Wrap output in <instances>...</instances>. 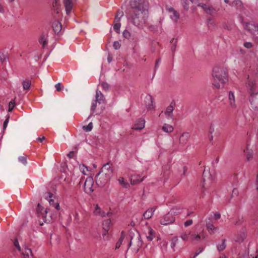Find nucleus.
Segmentation results:
<instances>
[{
	"label": "nucleus",
	"instance_id": "1",
	"mask_svg": "<svg viewBox=\"0 0 258 258\" xmlns=\"http://www.w3.org/2000/svg\"><path fill=\"white\" fill-rule=\"evenodd\" d=\"M126 13L128 19H131L133 24L139 27L146 23L148 17V10L140 4L135 6L131 5V9Z\"/></svg>",
	"mask_w": 258,
	"mask_h": 258
},
{
	"label": "nucleus",
	"instance_id": "2",
	"mask_svg": "<svg viewBox=\"0 0 258 258\" xmlns=\"http://www.w3.org/2000/svg\"><path fill=\"white\" fill-rule=\"evenodd\" d=\"M113 170L109 164H104L95 176L96 183L100 186H103L110 179Z\"/></svg>",
	"mask_w": 258,
	"mask_h": 258
},
{
	"label": "nucleus",
	"instance_id": "3",
	"mask_svg": "<svg viewBox=\"0 0 258 258\" xmlns=\"http://www.w3.org/2000/svg\"><path fill=\"white\" fill-rule=\"evenodd\" d=\"M212 76L215 81L223 84L227 81V70L224 67L216 66L213 68Z\"/></svg>",
	"mask_w": 258,
	"mask_h": 258
},
{
	"label": "nucleus",
	"instance_id": "4",
	"mask_svg": "<svg viewBox=\"0 0 258 258\" xmlns=\"http://www.w3.org/2000/svg\"><path fill=\"white\" fill-rule=\"evenodd\" d=\"M96 101L98 102V104L99 105H101V107L100 109L98 108L97 113L100 114L103 110L105 109V99L104 98V95L101 93V91H98V90L96 91V96H95Z\"/></svg>",
	"mask_w": 258,
	"mask_h": 258
},
{
	"label": "nucleus",
	"instance_id": "5",
	"mask_svg": "<svg viewBox=\"0 0 258 258\" xmlns=\"http://www.w3.org/2000/svg\"><path fill=\"white\" fill-rule=\"evenodd\" d=\"M93 183L94 181L91 177H88L86 179L84 184V190L86 193L90 194L93 191L92 189Z\"/></svg>",
	"mask_w": 258,
	"mask_h": 258
},
{
	"label": "nucleus",
	"instance_id": "6",
	"mask_svg": "<svg viewBox=\"0 0 258 258\" xmlns=\"http://www.w3.org/2000/svg\"><path fill=\"white\" fill-rule=\"evenodd\" d=\"M172 212H169L164 216L160 220V223L162 225H167L172 223L175 221V218L172 216Z\"/></svg>",
	"mask_w": 258,
	"mask_h": 258
},
{
	"label": "nucleus",
	"instance_id": "7",
	"mask_svg": "<svg viewBox=\"0 0 258 258\" xmlns=\"http://www.w3.org/2000/svg\"><path fill=\"white\" fill-rule=\"evenodd\" d=\"M145 105L148 110H152L154 109L155 104L154 103V98L150 94H148L145 100Z\"/></svg>",
	"mask_w": 258,
	"mask_h": 258
},
{
	"label": "nucleus",
	"instance_id": "8",
	"mask_svg": "<svg viewBox=\"0 0 258 258\" xmlns=\"http://www.w3.org/2000/svg\"><path fill=\"white\" fill-rule=\"evenodd\" d=\"M203 187L205 188V186L206 185H210L211 183V181L212 180V177L210 173L209 172H206L205 170H204L203 173Z\"/></svg>",
	"mask_w": 258,
	"mask_h": 258
},
{
	"label": "nucleus",
	"instance_id": "9",
	"mask_svg": "<svg viewBox=\"0 0 258 258\" xmlns=\"http://www.w3.org/2000/svg\"><path fill=\"white\" fill-rule=\"evenodd\" d=\"M43 210V207L40 204H38L37 206V208L36 209L37 213L38 215V216L42 215L43 220L45 222H46L47 221L49 222V220L48 219H47L46 215L49 212V209L46 208L45 211V214L43 213L42 211Z\"/></svg>",
	"mask_w": 258,
	"mask_h": 258
},
{
	"label": "nucleus",
	"instance_id": "10",
	"mask_svg": "<svg viewBox=\"0 0 258 258\" xmlns=\"http://www.w3.org/2000/svg\"><path fill=\"white\" fill-rule=\"evenodd\" d=\"M244 29L251 33H254L258 31V26L255 24L250 23H246L244 26Z\"/></svg>",
	"mask_w": 258,
	"mask_h": 258
},
{
	"label": "nucleus",
	"instance_id": "11",
	"mask_svg": "<svg viewBox=\"0 0 258 258\" xmlns=\"http://www.w3.org/2000/svg\"><path fill=\"white\" fill-rule=\"evenodd\" d=\"M145 121L144 119L139 118L136 120L133 129L135 130H141L145 127Z\"/></svg>",
	"mask_w": 258,
	"mask_h": 258
},
{
	"label": "nucleus",
	"instance_id": "12",
	"mask_svg": "<svg viewBox=\"0 0 258 258\" xmlns=\"http://www.w3.org/2000/svg\"><path fill=\"white\" fill-rule=\"evenodd\" d=\"M189 234H190L191 240L195 242H198L202 239L205 238V236L203 232L199 234H190L189 233Z\"/></svg>",
	"mask_w": 258,
	"mask_h": 258
},
{
	"label": "nucleus",
	"instance_id": "13",
	"mask_svg": "<svg viewBox=\"0 0 258 258\" xmlns=\"http://www.w3.org/2000/svg\"><path fill=\"white\" fill-rule=\"evenodd\" d=\"M175 105V102L173 101L171 104L167 107L166 110L165 112V114L170 118L173 117L172 112L174 110V106Z\"/></svg>",
	"mask_w": 258,
	"mask_h": 258
},
{
	"label": "nucleus",
	"instance_id": "14",
	"mask_svg": "<svg viewBox=\"0 0 258 258\" xmlns=\"http://www.w3.org/2000/svg\"><path fill=\"white\" fill-rule=\"evenodd\" d=\"M155 211L154 208H151L147 209L143 214L142 219L144 218L145 219H150L153 216Z\"/></svg>",
	"mask_w": 258,
	"mask_h": 258
},
{
	"label": "nucleus",
	"instance_id": "15",
	"mask_svg": "<svg viewBox=\"0 0 258 258\" xmlns=\"http://www.w3.org/2000/svg\"><path fill=\"white\" fill-rule=\"evenodd\" d=\"M52 27L54 33L56 34H58L62 29L61 24L58 21H54L52 23Z\"/></svg>",
	"mask_w": 258,
	"mask_h": 258
},
{
	"label": "nucleus",
	"instance_id": "16",
	"mask_svg": "<svg viewBox=\"0 0 258 258\" xmlns=\"http://www.w3.org/2000/svg\"><path fill=\"white\" fill-rule=\"evenodd\" d=\"M63 4L65 7L66 13L69 15L73 8V3L72 0H63Z\"/></svg>",
	"mask_w": 258,
	"mask_h": 258
},
{
	"label": "nucleus",
	"instance_id": "17",
	"mask_svg": "<svg viewBox=\"0 0 258 258\" xmlns=\"http://www.w3.org/2000/svg\"><path fill=\"white\" fill-rule=\"evenodd\" d=\"M24 249L22 252V254L25 258H33V255L32 250L29 248L26 245L23 246Z\"/></svg>",
	"mask_w": 258,
	"mask_h": 258
},
{
	"label": "nucleus",
	"instance_id": "18",
	"mask_svg": "<svg viewBox=\"0 0 258 258\" xmlns=\"http://www.w3.org/2000/svg\"><path fill=\"white\" fill-rule=\"evenodd\" d=\"M209 221H206V227L208 229L209 233L210 234H214L217 229V227L214 226L212 223L210 222V220Z\"/></svg>",
	"mask_w": 258,
	"mask_h": 258
},
{
	"label": "nucleus",
	"instance_id": "19",
	"mask_svg": "<svg viewBox=\"0 0 258 258\" xmlns=\"http://www.w3.org/2000/svg\"><path fill=\"white\" fill-rule=\"evenodd\" d=\"M140 175H133L131 177V183L133 185L137 184L143 181L145 177H143L141 179H140Z\"/></svg>",
	"mask_w": 258,
	"mask_h": 258
},
{
	"label": "nucleus",
	"instance_id": "20",
	"mask_svg": "<svg viewBox=\"0 0 258 258\" xmlns=\"http://www.w3.org/2000/svg\"><path fill=\"white\" fill-rule=\"evenodd\" d=\"M48 194L49 195V199H48V201H49L50 205L54 207L57 210H59V204L55 203L53 199H51L53 194L50 192H48Z\"/></svg>",
	"mask_w": 258,
	"mask_h": 258
},
{
	"label": "nucleus",
	"instance_id": "21",
	"mask_svg": "<svg viewBox=\"0 0 258 258\" xmlns=\"http://www.w3.org/2000/svg\"><path fill=\"white\" fill-rule=\"evenodd\" d=\"M189 138V135L188 133H183L179 139V142L180 144H185L187 142L188 138Z\"/></svg>",
	"mask_w": 258,
	"mask_h": 258
},
{
	"label": "nucleus",
	"instance_id": "22",
	"mask_svg": "<svg viewBox=\"0 0 258 258\" xmlns=\"http://www.w3.org/2000/svg\"><path fill=\"white\" fill-rule=\"evenodd\" d=\"M111 219H109L106 220H105L103 222L102 225H103V229L104 231H105L106 232H108L110 225L111 224Z\"/></svg>",
	"mask_w": 258,
	"mask_h": 258
},
{
	"label": "nucleus",
	"instance_id": "23",
	"mask_svg": "<svg viewBox=\"0 0 258 258\" xmlns=\"http://www.w3.org/2000/svg\"><path fill=\"white\" fill-rule=\"evenodd\" d=\"M39 42L42 45V47L43 48H45L47 46V40L45 38V35L44 34H42L41 35L39 39Z\"/></svg>",
	"mask_w": 258,
	"mask_h": 258
},
{
	"label": "nucleus",
	"instance_id": "24",
	"mask_svg": "<svg viewBox=\"0 0 258 258\" xmlns=\"http://www.w3.org/2000/svg\"><path fill=\"white\" fill-rule=\"evenodd\" d=\"M230 5L237 9H241L242 7V3L240 0L234 1Z\"/></svg>",
	"mask_w": 258,
	"mask_h": 258
},
{
	"label": "nucleus",
	"instance_id": "25",
	"mask_svg": "<svg viewBox=\"0 0 258 258\" xmlns=\"http://www.w3.org/2000/svg\"><path fill=\"white\" fill-rule=\"evenodd\" d=\"M229 100L230 105L231 107H235V97L232 91L229 92Z\"/></svg>",
	"mask_w": 258,
	"mask_h": 258
},
{
	"label": "nucleus",
	"instance_id": "26",
	"mask_svg": "<svg viewBox=\"0 0 258 258\" xmlns=\"http://www.w3.org/2000/svg\"><path fill=\"white\" fill-rule=\"evenodd\" d=\"M170 42L172 43V45L171 47V50L173 53L172 55L173 56H174V52L176 51V48L177 44V39L176 38L175 39H174V38H172L170 40Z\"/></svg>",
	"mask_w": 258,
	"mask_h": 258
},
{
	"label": "nucleus",
	"instance_id": "27",
	"mask_svg": "<svg viewBox=\"0 0 258 258\" xmlns=\"http://www.w3.org/2000/svg\"><path fill=\"white\" fill-rule=\"evenodd\" d=\"M118 180L120 185L123 187L127 188L130 187V184L127 181L124 180L123 177H119Z\"/></svg>",
	"mask_w": 258,
	"mask_h": 258
},
{
	"label": "nucleus",
	"instance_id": "28",
	"mask_svg": "<svg viewBox=\"0 0 258 258\" xmlns=\"http://www.w3.org/2000/svg\"><path fill=\"white\" fill-rule=\"evenodd\" d=\"M22 84L23 88L24 90H28L29 89V88L30 87V86L31 84V82L30 80L26 79L25 80H24L22 82Z\"/></svg>",
	"mask_w": 258,
	"mask_h": 258
},
{
	"label": "nucleus",
	"instance_id": "29",
	"mask_svg": "<svg viewBox=\"0 0 258 258\" xmlns=\"http://www.w3.org/2000/svg\"><path fill=\"white\" fill-rule=\"evenodd\" d=\"M162 130L165 132L170 133L173 132V127L171 125L164 124L162 126Z\"/></svg>",
	"mask_w": 258,
	"mask_h": 258
},
{
	"label": "nucleus",
	"instance_id": "30",
	"mask_svg": "<svg viewBox=\"0 0 258 258\" xmlns=\"http://www.w3.org/2000/svg\"><path fill=\"white\" fill-rule=\"evenodd\" d=\"M123 13L120 10H118L117 11L116 14L115 16V18L114 20V22H119L121 19V18L123 16Z\"/></svg>",
	"mask_w": 258,
	"mask_h": 258
},
{
	"label": "nucleus",
	"instance_id": "31",
	"mask_svg": "<svg viewBox=\"0 0 258 258\" xmlns=\"http://www.w3.org/2000/svg\"><path fill=\"white\" fill-rule=\"evenodd\" d=\"M149 235L146 236L147 239L149 241H152L153 238L155 237V231L151 229L150 227L149 228Z\"/></svg>",
	"mask_w": 258,
	"mask_h": 258
},
{
	"label": "nucleus",
	"instance_id": "32",
	"mask_svg": "<svg viewBox=\"0 0 258 258\" xmlns=\"http://www.w3.org/2000/svg\"><path fill=\"white\" fill-rule=\"evenodd\" d=\"M124 238V233L122 231L121 233L120 237L118 240V241L116 243L115 248L117 249L119 248L121 244H122V242Z\"/></svg>",
	"mask_w": 258,
	"mask_h": 258
},
{
	"label": "nucleus",
	"instance_id": "33",
	"mask_svg": "<svg viewBox=\"0 0 258 258\" xmlns=\"http://www.w3.org/2000/svg\"><path fill=\"white\" fill-rule=\"evenodd\" d=\"M59 0H54L52 3V7L56 13H59V8L60 6Z\"/></svg>",
	"mask_w": 258,
	"mask_h": 258
},
{
	"label": "nucleus",
	"instance_id": "34",
	"mask_svg": "<svg viewBox=\"0 0 258 258\" xmlns=\"http://www.w3.org/2000/svg\"><path fill=\"white\" fill-rule=\"evenodd\" d=\"M226 246V239H222V243L221 244H218L217 246V247L218 251H223L225 248Z\"/></svg>",
	"mask_w": 258,
	"mask_h": 258
},
{
	"label": "nucleus",
	"instance_id": "35",
	"mask_svg": "<svg viewBox=\"0 0 258 258\" xmlns=\"http://www.w3.org/2000/svg\"><path fill=\"white\" fill-rule=\"evenodd\" d=\"M78 148L77 147H74L73 149V150L70 151L69 154H68L67 156L70 158H73L75 157V154L78 152Z\"/></svg>",
	"mask_w": 258,
	"mask_h": 258
},
{
	"label": "nucleus",
	"instance_id": "36",
	"mask_svg": "<svg viewBox=\"0 0 258 258\" xmlns=\"http://www.w3.org/2000/svg\"><path fill=\"white\" fill-rule=\"evenodd\" d=\"M206 14L213 16L216 13V10L212 6H209L207 11H206Z\"/></svg>",
	"mask_w": 258,
	"mask_h": 258
},
{
	"label": "nucleus",
	"instance_id": "37",
	"mask_svg": "<svg viewBox=\"0 0 258 258\" xmlns=\"http://www.w3.org/2000/svg\"><path fill=\"white\" fill-rule=\"evenodd\" d=\"M82 166L84 167V169H82V173H83L84 175H89L91 171L90 168L86 166L83 164H82Z\"/></svg>",
	"mask_w": 258,
	"mask_h": 258
},
{
	"label": "nucleus",
	"instance_id": "38",
	"mask_svg": "<svg viewBox=\"0 0 258 258\" xmlns=\"http://www.w3.org/2000/svg\"><path fill=\"white\" fill-rule=\"evenodd\" d=\"M113 29L117 33H120L121 24L120 22H114Z\"/></svg>",
	"mask_w": 258,
	"mask_h": 258
},
{
	"label": "nucleus",
	"instance_id": "39",
	"mask_svg": "<svg viewBox=\"0 0 258 258\" xmlns=\"http://www.w3.org/2000/svg\"><path fill=\"white\" fill-rule=\"evenodd\" d=\"M93 128L92 122H90L87 125H84L82 126V128L86 132H89L92 130Z\"/></svg>",
	"mask_w": 258,
	"mask_h": 258
},
{
	"label": "nucleus",
	"instance_id": "40",
	"mask_svg": "<svg viewBox=\"0 0 258 258\" xmlns=\"http://www.w3.org/2000/svg\"><path fill=\"white\" fill-rule=\"evenodd\" d=\"M172 12L173 14L171 16V18L173 21L176 22L179 18V15L175 10Z\"/></svg>",
	"mask_w": 258,
	"mask_h": 258
},
{
	"label": "nucleus",
	"instance_id": "41",
	"mask_svg": "<svg viewBox=\"0 0 258 258\" xmlns=\"http://www.w3.org/2000/svg\"><path fill=\"white\" fill-rule=\"evenodd\" d=\"M27 156L26 155H24V156H20L19 158H18V160L19 162H20L21 163H22V164H23L24 165H26V164L27 163Z\"/></svg>",
	"mask_w": 258,
	"mask_h": 258
},
{
	"label": "nucleus",
	"instance_id": "42",
	"mask_svg": "<svg viewBox=\"0 0 258 258\" xmlns=\"http://www.w3.org/2000/svg\"><path fill=\"white\" fill-rule=\"evenodd\" d=\"M101 209L98 205L96 204L95 207L94 213L96 215H100L101 214Z\"/></svg>",
	"mask_w": 258,
	"mask_h": 258
},
{
	"label": "nucleus",
	"instance_id": "43",
	"mask_svg": "<svg viewBox=\"0 0 258 258\" xmlns=\"http://www.w3.org/2000/svg\"><path fill=\"white\" fill-rule=\"evenodd\" d=\"M178 239L177 237L175 236L172 238L171 242V247L172 248H174L176 246V243L178 242Z\"/></svg>",
	"mask_w": 258,
	"mask_h": 258
},
{
	"label": "nucleus",
	"instance_id": "44",
	"mask_svg": "<svg viewBox=\"0 0 258 258\" xmlns=\"http://www.w3.org/2000/svg\"><path fill=\"white\" fill-rule=\"evenodd\" d=\"M15 105V100H12L9 104V112H11L13 109Z\"/></svg>",
	"mask_w": 258,
	"mask_h": 258
},
{
	"label": "nucleus",
	"instance_id": "45",
	"mask_svg": "<svg viewBox=\"0 0 258 258\" xmlns=\"http://www.w3.org/2000/svg\"><path fill=\"white\" fill-rule=\"evenodd\" d=\"M169 212H172V216L174 217V215L180 214L181 213V210L177 208H173Z\"/></svg>",
	"mask_w": 258,
	"mask_h": 258
},
{
	"label": "nucleus",
	"instance_id": "46",
	"mask_svg": "<svg viewBox=\"0 0 258 258\" xmlns=\"http://www.w3.org/2000/svg\"><path fill=\"white\" fill-rule=\"evenodd\" d=\"M181 4H182V5L183 6V7L184 8V9L185 10H188V5H189V4H188V2L187 0H181Z\"/></svg>",
	"mask_w": 258,
	"mask_h": 258
},
{
	"label": "nucleus",
	"instance_id": "47",
	"mask_svg": "<svg viewBox=\"0 0 258 258\" xmlns=\"http://www.w3.org/2000/svg\"><path fill=\"white\" fill-rule=\"evenodd\" d=\"M101 86L105 91H108L110 88V85L106 82H102L101 83Z\"/></svg>",
	"mask_w": 258,
	"mask_h": 258
},
{
	"label": "nucleus",
	"instance_id": "48",
	"mask_svg": "<svg viewBox=\"0 0 258 258\" xmlns=\"http://www.w3.org/2000/svg\"><path fill=\"white\" fill-rule=\"evenodd\" d=\"M160 245H161V247L162 250L166 251L168 242L165 241H163L161 242Z\"/></svg>",
	"mask_w": 258,
	"mask_h": 258
},
{
	"label": "nucleus",
	"instance_id": "49",
	"mask_svg": "<svg viewBox=\"0 0 258 258\" xmlns=\"http://www.w3.org/2000/svg\"><path fill=\"white\" fill-rule=\"evenodd\" d=\"M55 88L57 91L59 92L62 90L64 87L63 85H61L60 83H58L56 84H55Z\"/></svg>",
	"mask_w": 258,
	"mask_h": 258
},
{
	"label": "nucleus",
	"instance_id": "50",
	"mask_svg": "<svg viewBox=\"0 0 258 258\" xmlns=\"http://www.w3.org/2000/svg\"><path fill=\"white\" fill-rule=\"evenodd\" d=\"M98 102L96 101V100H94V101L93 102H92V105H91V111L92 112H94L95 110H96V108L97 107V104Z\"/></svg>",
	"mask_w": 258,
	"mask_h": 258
},
{
	"label": "nucleus",
	"instance_id": "51",
	"mask_svg": "<svg viewBox=\"0 0 258 258\" xmlns=\"http://www.w3.org/2000/svg\"><path fill=\"white\" fill-rule=\"evenodd\" d=\"M137 237L139 240L138 246L140 247L142 246L143 241L141 240V237L140 234L138 232L137 233Z\"/></svg>",
	"mask_w": 258,
	"mask_h": 258
},
{
	"label": "nucleus",
	"instance_id": "52",
	"mask_svg": "<svg viewBox=\"0 0 258 258\" xmlns=\"http://www.w3.org/2000/svg\"><path fill=\"white\" fill-rule=\"evenodd\" d=\"M198 6L201 7L204 10V11L206 12V11H207L208 7L209 6L207 5L206 4H203V3H199L198 4Z\"/></svg>",
	"mask_w": 258,
	"mask_h": 258
},
{
	"label": "nucleus",
	"instance_id": "53",
	"mask_svg": "<svg viewBox=\"0 0 258 258\" xmlns=\"http://www.w3.org/2000/svg\"><path fill=\"white\" fill-rule=\"evenodd\" d=\"M7 59H8V57L7 56V55L4 54V53H2L0 55V60L2 61V63L6 61Z\"/></svg>",
	"mask_w": 258,
	"mask_h": 258
},
{
	"label": "nucleus",
	"instance_id": "54",
	"mask_svg": "<svg viewBox=\"0 0 258 258\" xmlns=\"http://www.w3.org/2000/svg\"><path fill=\"white\" fill-rule=\"evenodd\" d=\"M123 37L126 39H128L131 36L130 33L126 30H125L122 33Z\"/></svg>",
	"mask_w": 258,
	"mask_h": 258
},
{
	"label": "nucleus",
	"instance_id": "55",
	"mask_svg": "<svg viewBox=\"0 0 258 258\" xmlns=\"http://www.w3.org/2000/svg\"><path fill=\"white\" fill-rule=\"evenodd\" d=\"M257 94H251L250 95V97L249 98V101L251 103V105H254V96L257 95Z\"/></svg>",
	"mask_w": 258,
	"mask_h": 258
},
{
	"label": "nucleus",
	"instance_id": "56",
	"mask_svg": "<svg viewBox=\"0 0 258 258\" xmlns=\"http://www.w3.org/2000/svg\"><path fill=\"white\" fill-rule=\"evenodd\" d=\"M14 245L19 251L21 250V247L19 244L18 240L16 239L14 241Z\"/></svg>",
	"mask_w": 258,
	"mask_h": 258
},
{
	"label": "nucleus",
	"instance_id": "57",
	"mask_svg": "<svg viewBox=\"0 0 258 258\" xmlns=\"http://www.w3.org/2000/svg\"><path fill=\"white\" fill-rule=\"evenodd\" d=\"M113 46L115 49H118L120 47V44L118 41H116L114 42Z\"/></svg>",
	"mask_w": 258,
	"mask_h": 258
},
{
	"label": "nucleus",
	"instance_id": "58",
	"mask_svg": "<svg viewBox=\"0 0 258 258\" xmlns=\"http://www.w3.org/2000/svg\"><path fill=\"white\" fill-rule=\"evenodd\" d=\"M9 117L10 116H8L7 117V118H6V119L5 120L4 122V124H3V128L4 129H6L7 125H8V123L9 122Z\"/></svg>",
	"mask_w": 258,
	"mask_h": 258
},
{
	"label": "nucleus",
	"instance_id": "59",
	"mask_svg": "<svg viewBox=\"0 0 258 258\" xmlns=\"http://www.w3.org/2000/svg\"><path fill=\"white\" fill-rule=\"evenodd\" d=\"M193 223V221L191 219L187 220L184 223V225L185 227H187L188 226L191 225Z\"/></svg>",
	"mask_w": 258,
	"mask_h": 258
},
{
	"label": "nucleus",
	"instance_id": "60",
	"mask_svg": "<svg viewBox=\"0 0 258 258\" xmlns=\"http://www.w3.org/2000/svg\"><path fill=\"white\" fill-rule=\"evenodd\" d=\"M252 158V152H248L246 153V159L247 161H249Z\"/></svg>",
	"mask_w": 258,
	"mask_h": 258
},
{
	"label": "nucleus",
	"instance_id": "61",
	"mask_svg": "<svg viewBox=\"0 0 258 258\" xmlns=\"http://www.w3.org/2000/svg\"><path fill=\"white\" fill-rule=\"evenodd\" d=\"M180 237L183 240H187L188 239V234H187L186 233H183L181 235Z\"/></svg>",
	"mask_w": 258,
	"mask_h": 258
},
{
	"label": "nucleus",
	"instance_id": "62",
	"mask_svg": "<svg viewBox=\"0 0 258 258\" xmlns=\"http://www.w3.org/2000/svg\"><path fill=\"white\" fill-rule=\"evenodd\" d=\"M238 195V189L237 188H234L232 190V196L233 197V196H236L237 197Z\"/></svg>",
	"mask_w": 258,
	"mask_h": 258
},
{
	"label": "nucleus",
	"instance_id": "63",
	"mask_svg": "<svg viewBox=\"0 0 258 258\" xmlns=\"http://www.w3.org/2000/svg\"><path fill=\"white\" fill-rule=\"evenodd\" d=\"M244 46L247 48H250L252 47V45L250 42H245L244 44Z\"/></svg>",
	"mask_w": 258,
	"mask_h": 258
},
{
	"label": "nucleus",
	"instance_id": "64",
	"mask_svg": "<svg viewBox=\"0 0 258 258\" xmlns=\"http://www.w3.org/2000/svg\"><path fill=\"white\" fill-rule=\"evenodd\" d=\"M214 132V126L212 124H211L209 127V135L212 134Z\"/></svg>",
	"mask_w": 258,
	"mask_h": 258
}]
</instances>
